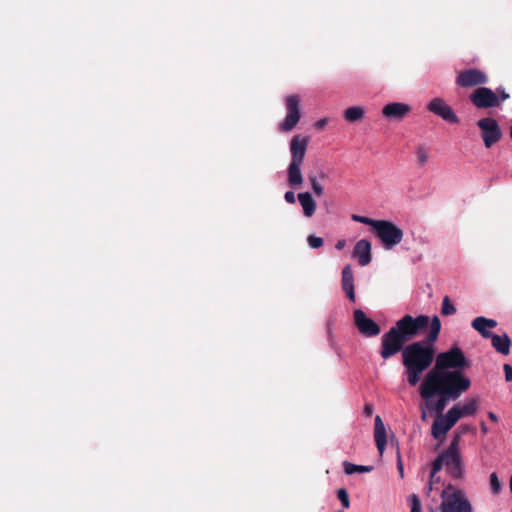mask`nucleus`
Instances as JSON below:
<instances>
[{"label":"nucleus","mask_w":512,"mask_h":512,"mask_svg":"<svg viewBox=\"0 0 512 512\" xmlns=\"http://www.w3.org/2000/svg\"><path fill=\"white\" fill-rule=\"evenodd\" d=\"M441 331L437 315L405 314L382 335L380 352H435Z\"/></svg>","instance_id":"1"},{"label":"nucleus","mask_w":512,"mask_h":512,"mask_svg":"<svg viewBox=\"0 0 512 512\" xmlns=\"http://www.w3.org/2000/svg\"><path fill=\"white\" fill-rule=\"evenodd\" d=\"M471 385L469 378L461 371H440L431 369L420 385V395L429 400L436 395H446L457 400Z\"/></svg>","instance_id":"2"},{"label":"nucleus","mask_w":512,"mask_h":512,"mask_svg":"<svg viewBox=\"0 0 512 512\" xmlns=\"http://www.w3.org/2000/svg\"><path fill=\"white\" fill-rule=\"evenodd\" d=\"M461 433L455 432L449 446L442 451L432 462V478L443 467L453 479H463L465 468L460 452Z\"/></svg>","instance_id":"3"},{"label":"nucleus","mask_w":512,"mask_h":512,"mask_svg":"<svg viewBox=\"0 0 512 512\" xmlns=\"http://www.w3.org/2000/svg\"><path fill=\"white\" fill-rule=\"evenodd\" d=\"M440 512H473L471 502L465 493L449 483L441 492Z\"/></svg>","instance_id":"4"},{"label":"nucleus","mask_w":512,"mask_h":512,"mask_svg":"<svg viewBox=\"0 0 512 512\" xmlns=\"http://www.w3.org/2000/svg\"><path fill=\"white\" fill-rule=\"evenodd\" d=\"M403 365L406 368L407 380L411 386H415L423 371L433 362L435 354H402Z\"/></svg>","instance_id":"5"},{"label":"nucleus","mask_w":512,"mask_h":512,"mask_svg":"<svg viewBox=\"0 0 512 512\" xmlns=\"http://www.w3.org/2000/svg\"><path fill=\"white\" fill-rule=\"evenodd\" d=\"M373 233L386 250L393 249L403 240V230L390 220H378Z\"/></svg>","instance_id":"6"},{"label":"nucleus","mask_w":512,"mask_h":512,"mask_svg":"<svg viewBox=\"0 0 512 512\" xmlns=\"http://www.w3.org/2000/svg\"><path fill=\"white\" fill-rule=\"evenodd\" d=\"M481 130V137L486 148L492 147L502 137V131L498 122L492 117H484L477 121Z\"/></svg>","instance_id":"7"},{"label":"nucleus","mask_w":512,"mask_h":512,"mask_svg":"<svg viewBox=\"0 0 512 512\" xmlns=\"http://www.w3.org/2000/svg\"><path fill=\"white\" fill-rule=\"evenodd\" d=\"M286 110L287 115L279 125V129L283 132L293 130L301 118L300 99L297 95H289L286 97Z\"/></svg>","instance_id":"8"},{"label":"nucleus","mask_w":512,"mask_h":512,"mask_svg":"<svg viewBox=\"0 0 512 512\" xmlns=\"http://www.w3.org/2000/svg\"><path fill=\"white\" fill-rule=\"evenodd\" d=\"M470 362L465 358V354H437L435 365L432 369L440 371H453L468 367Z\"/></svg>","instance_id":"9"},{"label":"nucleus","mask_w":512,"mask_h":512,"mask_svg":"<svg viewBox=\"0 0 512 512\" xmlns=\"http://www.w3.org/2000/svg\"><path fill=\"white\" fill-rule=\"evenodd\" d=\"M469 100L478 109H488L499 106L497 93H495L491 88L485 86L476 88L469 95Z\"/></svg>","instance_id":"10"},{"label":"nucleus","mask_w":512,"mask_h":512,"mask_svg":"<svg viewBox=\"0 0 512 512\" xmlns=\"http://www.w3.org/2000/svg\"><path fill=\"white\" fill-rule=\"evenodd\" d=\"M353 320L360 334L365 337H375L381 332L379 324L368 317L362 309L354 310Z\"/></svg>","instance_id":"11"},{"label":"nucleus","mask_w":512,"mask_h":512,"mask_svg":"<svg viewBox=\"0 0 512 512\" xmlns=\"http://www.w3.org/2000/svg\"><path fill=\"white\" fill-rule=\"evenodd\" d=\"M487 82V75L476 68L463 70L456 77V84L466 88L478 85H485Z\"/></svg>","instance_id":"12"},{"label":"nucleus","mask_w":512,"mask_h":512,"mask_svg":"<svg viewBox=\"0 0 512 512\" xmlns=\"http://www.w3.org/2000/svg\"><path fill=\"white\" fill-rule=\"evenodd\" d=\"M427 109L449 123H459V117L456 115L453 109L440 97L433 98L427 104Z\"/></svg>","instance_id":"13"},{"label":"nucleus","mask_w":512,"mask_h":512,"mask_svg":"<svg viewBox=\"0 0 512 512\" xmlns=\"http://www.w3.org/2000/svg\"><path fill=\"white\" fill-rule=\"evenodd\" d=\"M309 144V137H302L295 135L290 140V163L303 164L307 147Z\"/></svg>","instance_id":"14"},{"label":"nucleus","mask_w":512,"mask_h":512,"mask_svg":"<svg viewBox=\"0 0 512 512\" xmlns=\"http://www.w3.org/2000/svg\"><path fill=\"white\" fill-rule=\"evenodd\" d=\"M411 111V106L402 102H391L382 108V114L388 119L401 120Z\"/></svg>","instance_id":"15"},{"label":"nucleus","mask_w":512,"mask_h":512,"mask_svg":"<svg viewBox=\"0 0 512 512\" xmlns=\"http://www.w3.org/2000/svg\"><path fill=\"white\" fill-rule=\"evenodd\" d=\"M371 242L367 239H360L353 248V257L358 259L360 266H367L371 260Z\"/></svg>","instance_id":"16"},{"label":"nucleus","mask_w":512,"mask_h":512,"mask_svg":"<svg viewBox=\"0 0 512 512\" xmlns=\"http://www.w3.org/2000/svg\"><path fill=\"white\" fill-rule=\"evenodd\" d=\"M471 326L474 330L480 333L483 338L489 339L492 336V332L489 329L497 326V321L484 316L476 317L472 320Z\"/></svg>","instance_id":"17"},{"label":"nucleus","mask_w":512,"mask_h":512,"mask_svg":"<svg viewBox=\"0 0 512 512\" xmlns=\"http://www.w3.org/2000/svg\"><path fill=\"white\" fill-rule=\"evenodd\" d=\"M342 289L344 290L347 298L355 302V288H354V275L350 265L344 266L342 269Z\"/></svg>","instance_id":"18"},{"label":"nucleus","mask_w":512,"mask_h":512,"mask_svg":"<svg viewBox=\"0 0 512 512\" xmlns=\"http://www.w3.org/2000/svg\"><path fill=\"white\" fill-rule=\"evenodd\" d=\"M374 438L379 454L382 455L387 444V436L384 423L379 415L375 417Z\"/></svg>","instance_id":"19"},{"label":"nucleus","mask_w":512,"mask_h":512,"mask_svg":"<svg viewBox=\"0 0 512 512\" xmlns=\"http://www.w3.org/2000/svg\"><path fill=\"white\" fill-rule=\"evenodd\" d=\"M302 164L289 163L287 168V182L292 188H299L304 181L302 171Z\"/></svg>","instance_id":"20"},{"label":"nucleus","mask_w":512,"mask_h":512,"mask_svg":"<svg viewBox=\"0 0 512 512\" xmlns=\"http://www.w3.org/2000/svg\"><path fill=\"white\" fill-rule=\"evenodd\" d=\"M298 201L302 207L303 215L310 218L316 210V202L310 192H301L297 195Z\"/></svg>","instance_id":"21"},{"label":"nucleus","mask_w":512,"mask_h":512,"mask_svg":"<svg viewBox=\"0 0 512 512\" xmlns=\"http://www.w3.org/2000/svg\"><path fill=\"white\" fill-rule=\"evenodd\" d=\"M489 339L492 340V346L496 352H510L511 340L506 333L502 335L492 333Z\"/></svg>","instance_id":"22"},{"label":"nucleus","mask_w":512,"mask_h":512,"mask_svg":"<svg viewBox=\"0 0 512 512\" xmlns=\"http://www.w3.org/2000/svg\"><path fill=\"white\" fill-rule=\"evenodd\" d=\"M451 429L442 416L437 417L431 427V434L435 439H443L446 433Z\"/></svg>","instance_id":"23"},{"label":"nucleus","mask_w":512,"mask_h":512,"mask_svg":"<svg viewBox=\"0 0 512 512\" xmlns=\"http://www.w3.org/2000/svg\"><path fill=\"white\" fill-rule=\"evenodd\" d=\"M365 111L358 106H352L344 111V119L347 122L354 123L360 121L364 117Z\"/></svg>","instance_id":"24"},{"label":"nucleus","mask_w":512,"mask_h":512,"mask_svg":"<svg viewBox=\"0 0 512 512\" xmlns=\"http://www.w3.org/2000/svg\"><path fill=\"white\" fill-rule=\"evenodd\" d=\"M442 417L448 424V426L452 428L458 422V420L462 418V415L460 413V404L454 405L452 408L448 410L445 416Z\"/></svg>","instance_id":"25"},{"label":"nucleus","mask_w":512,"mask_h":512,"mask_svg":"<svg viewBox=\"0 0 512 512\" xmlns=\"http://www.w3.org/2000/svg\"><path fill=\"white\" fill-rule=\"evenodd\" d=\"M416 159L419 166H424L429 159L430 150L425 144H420L415 149Z\"/></svg>","instance_id":"26"},{"label":"nucleus","mask_w":512,"mask_h":512,"mask_svg":"<svg viewBox=\"0 0 512 512\" xmlns=\"http://www.w3.org/2000/svg\"><path fill=\"white\" fill-rule=\"evenodd\" d=\"M478 402L477 398H473L460 406V413L462 417L474 415L477 411Z\"/></svg>","instance_id":"27"},{"label":"nucleus","mask_w":512,"mask_h":512,"mask_svg":"<svg viewBox=\"0 0 512 512\" xmlns=\"http://www.w3.org/2000/svg\"><path fill=\"white\" fill-rule=\"evenodd\" d=\"M343 466H344L345 473L348 474V475L354 474L356 472L366 473V472L372 471V469H373L372 466L355 465V464H352V463H350L348 461H345L343 463Z\"/></svg>","instance_id":"28"},{"label":"nucleus","mask_w":512,"mask_h":512,"mask_svg":"<svg viewBox=\"0 0 512 512\" xmlns=\"http://www.w3.org/2000/svg\"><path fill=\"white\" fill-rule=\"evenodd\" d=\"M307 178L311 185L313 193L318 197L324 195V193H325L324 187L319 182L317 175L315 173L311 172L307 175Z\"/></svg>","instance_id":"29"},{"label":"nucleus","mask_w":512,"mask_h":512,"mask_svg":"<svg viewBox=\"0 0 512 512\" xmlns=\"http://www.w3.org/2000/svg\"><path fill=\"white\" fill-rule=\"evenodd\" d=\"M456 313V308L448 296H445L442 300L441 314L444 316H450Z\"/></svg>","instance_id":"30"},{"label":"nucleus","mask_w":512,"mask_h":512,"mask_svg":"<svg viewBox=\"0 0 512 512\" xmlns=\"http://www.w3.org/2000/svg\"><path fill=\"white\" fill-rule=\"evenodd\" d=\"M352 220L355 221V222H358V223H362V224H365V225H368V226H371L372 227V230L374 229V227L376 226L378 220L376 219H373V218H369L367 216H361V215H357V214H353L351 216Z\"/></svg>","instance_id":"31"},{"label":"nucleus","mask_w":512,"mask_h":512,"mask_svg":"<svg viewBox=\"0 0 512 512\" xmlns=\"http://www.w3.org/2000/svg\"><path fill=\"white\" fill-rule=\"evenodd\" d=\"M307 243H308L310 248L318 249V248H320L323 245L324 240H323L322 237H319V236H316V235H309L307 237Z\"/></svg>","instance_id":"32"},{"label":"nucleus","mask_w":512,"mask_h":512,"mask_svg":"<svg viewBox=\"0 0 512 512\" xmlns=\"http://www.w3.org/2000/svg\"><path fill=\"white\" fill-rule=\"evenodd\" d=\"M337 497L340 500V502L344 508H349V506H350L349 495L345 488H340L337 491Z\"/></svg>","instance_id":"33"},{"label":"nucleus","mask_w":512,"mask_h":512,"mask_svg":"<svg viewBox=\"0 0 512 512\" xmlns=\"http://www.w3.org/2000/svg\"><path fill=\"white\" fill-rule=\"evenodd\" d=\"M437 396L439 398L436 402L435 409L437 412L441 413L447 406L448 401L452 400V398L447 397L446 395H437Z\"/></svg>","instance_id":"34"},{"label":"nucleus","mask_w":512,"mask_h":512,"mask_svg":"<svg viewBox=\"0 0 512 512\" xmlns=\"http://www.w3.org/2000/svg\"><path fill=\"white\" fill-rule=\"evenodd\" d=\"M490 487L493 493H499L501 490V483L495 472L491 473L490 475Z\"/></svg>","instance_id":"35"},{"label":"nucleus","mask_w":512,"mask_h":512,"mask_svg":"<svg viewBox=\"0 0 512 512\" xmlns=\"http://www.w3.org/2000/svg\"><path fill=\"white\" fill-rule=\"evenodd\" d=\"M493 91L495 93H497V99L499 101V106L501 105L502 102H504L510 98V94L506 92V90L503 86H499Z\"/></svg>","instance_id":"36"},{"label":"nucleus","mask_w":512,"mask_h":512,"mask_svg":"<svg viewBox=\"0 0 512 512\" xmlns=\"http://www.w3.org/2000/svg\"><path fill=\"white\" fill-rule=\"evenodd\" d=\"M411 512H421V502L419 497L416 494H412L409 497Z\"/></svg>","instance_id":"37"},{"label":"nucleus","mask_w":512,"mask_h":512,"mask_svg":"<svg viewBox=\"0 0 512 512\" xmlns=\"http://www.w3.org/2000/svg\"><path fill=\"white\" fill-rule=\"evenodd\" d=\"M397 470L399 472L400 478H404L403 462L399 449L397 450Z\"/></svg>","instance_id":"38"},{"label":"nucleus","mask_w":512,"mask_h":512,"mask_svg":"<svg viewBox=\"0 0 512 512\" xmlns=\"http://www.w3.org/2000/svg\"><path fill=\"white\" fill-rule=\"evenodd\" d=\"M284 199L287 203L289 204H294L295 201H296V196H295V193L293 191H287L285 192L284 194Z\"/></svg>","instance_id":"39"},{"label":"nucleus","mask_w":512,"mask_h":512,"mask_svg":"<svg viewBox=\"0 0 512 512\" xmlns=\"http://www.w3.org/2000/svg\"><path fill=\"white\" fill-rule=\"evenodd\" d=\"M505 379L508 382H512V367L509 364H504Z\"/></svg>","instance_id":"40"},{"label":"nucleus","mask_w":512,"mask_h":512,"mask_svg":"<svg viewBox=\"0 0 512 512\" xmlns=\"http://www.w3.org/2000/svg\"><path fill=\"white\" fill-rule=\"evenodd\" d=\"M374 407L372 404H366L364 407V413L366 416L370 417L373 414Z\"/></svg>","instance_id":"41"},{"label":"nucleus","mask_w":512,"mask_h":512,"mask_svg":"<svg viewBox=\"0 0 512 512\" xmlns=\"http://www.w3.org/2000/svg\"><path fill=\"white\" fill-rule=\"evenodd\" d=\"M346 246V240L345 239H340L336 242L335 244V248L337 250H343Z\"/></svg>","instance_id":"42"},{"label":"nucleus","mask_w":512,"mask_h":512,"mask_svg":"<svg viewBox=\"0 0 512 512\" xmlns=\"http://www.w3.org/2000/svg\"><path fill=\"white\" fill-rule=\"evenodd\" d=\"M433 484H434V478H432V471L430 472V477H429V483H428V489H427V494H429L432 489H433Z\"/></svg>","instance_id":"43"},{"label":"nucleus","mask_w":512,"mask_h":512,"mask_svg":"<svg viewBox=\"0 0 512 512\" xmlns=\"http://www.w3.org/2000/svg\"><path fill=\"white\" fill-rule=\"evenodd\" d=\"M446 352H463V351L460 347H458V345L454 344Z\"/></svg>","instance_id":"44"},{"label":"nucleus","mask_w":512,"mask_h":512,"mask_svg":"<svg viewBox=\"0 0 512 512\" xmlns=\"http://www.w3.org/2000/svg\"><path fill=\"white\" fill-rule=\"evenodd\" d=\"M317 177H318V180H319V179H320V180H325V179H327V178H328V175H327V173H326L325 171L320 170V171H319V173H318V175H317Z\"/></svg>","instance_id":"45"},{"label":"nucleus","mask_w":512,"mask_h":512,"mask_svg":"<svg viewBox=\"0 0 512 512\" xmlns=\"http://www.w3.org/2000/svg\"><path fill=\"white\" fill-rule=\"evenodd\" d=\"M326 124H327V120L326 119H320V120H318L316 122V126L319 127V128L324 127Z\"/></svg>","instance_id":"46"},{"label":"nucleus","mask_w":512,"mask_h":512,"mask_svg":"<svg viewBox=\"0 0 512 512\" xmlns=\"http://www.w3.org/2000/svg\"><path fill=\"white\" fill-rule=\"evenodd\" d=\"M488 417H489V419H490V420H492V421H494V422H496V421H497V416H496V414H495V413H493V412H489V413H488Z\"/></svg>","instance_id":"47"},{"label":"nucleus","mask_w":512,"mask_h":512,"mask_svg":"<svg viewBox=\"0 0 512 512\" xmlns=\"http://www.w3.org/2000/svg\"><path fill=\"white\" fill-rule=\"evenodd\" d=\"M481 431L486 434L488 432L487 426L484 422L481 423Z\"/></svg>","instance_id":"48"},{"label":"nucleus","mask_w":512,"mask_h":512,"mask_svg":"<svg viewBox=\"0 0 512 512\" xmlns=\"http://www.w3.org/2000/svg\"><path fill=\"white\" fill-rule=\"evenodd\" d=\"M392 354H382L383 358L384 359H387L389 356H391Z\"/></svg>","instance_id":"49"},{"label":"nucleus","mask_w":512,"mask_h":512,"mask_svg":"<svg viewBox=\"0 0 512 512\" xmlns=\"http://www.w3.org/2000/svg\"><path fill=\"white\" fill-rule=\"evenodd\" d=\"M440 480V477H436V475L434 476V482H439Z\"/></svg>","instance_id":"50"},{"label":"nucleus","mask_w":512,"mask_h":512,"mask_svg":"<svg viewBox=\"0 0 512 512\" xmlns=\"http://www.w3.org/2000/svg\"><path fill=\"white\" fill-rule=\"evenodd\" d=\"M510 490H511V493H512V475H511V478H510Z\"/></svg>","instance_id":"51"},{"label":"nucleus","mask_w":512,"mask_h":512,"mask_svg":"<svg viewBox=\"0 0 512 512\" xmlns=\"http://www.w3.org/2000/svg\"><path fill=\"white\" fill-rule=\"evenodd\" d=\"M510 512H512V508H511V511H510Z\"/></svg>","instance_id":"52"}]
</instances>
